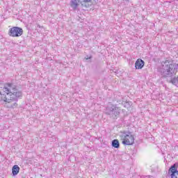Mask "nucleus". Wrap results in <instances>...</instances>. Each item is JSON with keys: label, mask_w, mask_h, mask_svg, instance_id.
Masks as SVG:
<instances>
[{"label": "nucleus", "mask_w": 178, "mask_h": 178, "mask_svg": "<svg viewBox=\"0 0 178 178\" xmlns=\"http://www.w3.org/2000/svg\"><path fill=\"white\" fill-rule=\"evenodd\" d=\"M81 2H88L90 3V5H92L95 3V0H72L70 1V6L72 8L73 10H77V8L79 6V3Z\"/></svg>", "instance_id": "obj_6"}, {"label": "nucleus", "mask_w": 178, "mask_h": 178, "mask_svg": "<svg viewBox=\"0 0 178 178\" xmlns=\"http://www.w3.org/2000/svg\"><path fill=\"white\" fill-rule=\"evenodd\" d=\"M19 172H20V167L17 165H15L12 168L13 176H17L19 175Z\"/></svg>", "instance_id": "obj_9"}, {"label": "nucleus", "mask_w": 178, "mask_h": 178, "mask_svg": "<svg viewBox=\"0 0 178 178\" xmlns=\"http://www.w3.org/2000/svg\"><path fill=\"white\" fill-rule=\"evenodd\" d=\"M38 27H39V28H40V27H41V26H40V25H38Z\"/></svg>", "instance_id": "obj_13"}, {"label": "nucleus", "mask_w": 178, "mask_h": 178, "mask_svg": "<svg viewBox=\"0 0 178 178\" xmlns=\"http://www.w3.org/2000/svg\"><path fill=\"white\" fill-rule=\"evenodd\" d=\"M106 115H109L111 118L115 119L117 116L120 115V108L116 105L109 104L106 109Z\"/></svg>", "instance_id": "obj_4"}, {"label": "nucleus", "mask_w": 178, "mask_h": 178, "mask_svg": "<svg viewBox=\"0 0 178 178\" xmlns=\"http://www.w3.org/2000/svg\"><path fill=\"white\" fill-rule=\"evenodd\" d=\"M177 81H178L177 78L174 77V78L170 79V83H171V84H173L174 86H177Z\"/></svg>", "instance_id": "obj_11"}, {"label": "nucleus", "mask_w": 178, "mask_h": 178, "mask_svg": "<svg viewBox=\"0 0 178 178\" xmlns=\"http://www.w3.org/2000/svg\"><path fill=\"white\" fill-rule=\"evenodd\" d=\"M120 137L122 140L123 145H133L134 144V136L130 131H121Z\"/></svg>", "instance_id": "obj_3"}, {"label": "nucleus", "mask_w": 178, "mask_h": 178, "mask_svg": "<svg viewBox=\"0 0 178 178\" xmlns=\"http://www.w3.org/2000/svg\"><path fill=\"white\" fill-rule=\"evenodd\" d=\"M8 87L5 86L3 90L4 94L1 97V99L4 102L10 103V101H17L18 98H22V91L17 90L16 86L13 83H8Z\"/></svg>", "instance_id": "obj_1"}, {"label": "nucleus", "mask_w": 178, "mask_h": 178, "mask_svg": "<svg viewBox=\"0 0 178 178\" xmlns=\"http://www.w3.org/2000/svg\"><path fill=\"white\" fill-rule=\"evenodd\" d=\"M168 173L171 178H178L177 163H174L168 170Z\"/></svg>", "instance_id": "obj_7"}, {"label": "nucleus", "mask_w": 178, "mask_h": 178, "mask_svg": "<svg viewBox=\"0 0 178 178\" xmlns=\"http://www.w3.org/2000/svg\"><path fill=\"white\" fill-rule=\"evenodd\" d=\"M10 37H20L23 35V29L19 26H13L8 31Z\"/></svg>", "instance_id": "obj_5"}, {"label": "nucleus", "mask_w": 178, "mask_h": 178, "mask_svg": "<svg viewBox=\"0 0 178 178\" xmlns=\"http://www.w3.org/2000/svg\"><path fill=\"white\" fill-rule=\"evenodd\" d=\"M1 95H2V92H0Z\"/></svg>", "instance_id": "obj_14"}, {"label": "nucleus", "mask_w": 178, "mask_h": 178, "mask_svg": "<svg viewBox=\"0 0 178 178\" xmlns=\"http://www.w3.org/2000/svg\"><path fill=\"white\" fill-rule=\"evenodd\" d=\"M144 65H145L144 60L141 58H138L135 63V67L138 70L143 69V67H144Z\"/></svg>", "instance_id": "obj_8"}, {"label": "nucleus", "mask_w": 178, "mask_h": 178, "mask_svg": "<svg viewBox=\"0 0 178 178\" xmlns=\"http://www.w3.org/2000/svg\"><path fill=\"white\" fill-rule=\"evenodd\" d=\"M165 65L161 68L159 72H161V76L164 77H172L175 74V66L172 63V61L166 60L165 62Z\"/></svg>", "instance_id": "obj_2"}, {"label": "nucleus", "mask_w": 178, "mask_h": 178, "mask_svg": "<svg viewBox=\"0 0 178 178\" xmlns=\"http://www.w3.org/2000/svg\"><path fill=\"white\" fill-rule=\"evenodd\" d=\"M111 145L113 147V148H120V143H119V140L114 139L111 142Z\"/></svg>", "instance_id": "obj_10"}, {"label": "nucleus", "mask_w": 178, "mask_h": 178, "mask_svg": "<svg viewBox=\"0 0 178 178\" xmlns=\"http://www.w3.org/2000/svg\"><path fill=\"white\" fill-rule=\"evenodd\" d=\"M15 105H17V104L15 103Z\"/></svg>", "instance_id": "obj_15"}, {"label": "nucleus", "mask_w": 178, "mask_h": 178, "mask_svg": "<svg viewBox=\"0 0 178 178\" xmlns=\"http://www.w3.org/2000/svg\"><path fill=\"white\" fill-rule=\"evenodd\" d=\"M92 58V56H91L89 57H88V56H87L85 58H86V60H88V59H91Z\"/></svg>", "instance_id": "obj_12"}]
</instances>
